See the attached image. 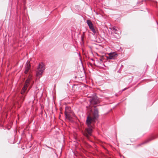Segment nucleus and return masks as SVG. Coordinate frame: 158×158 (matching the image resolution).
Returning a JSON list of instances; mask_svg holds the SVG:
<instances>
[{"label": "nucleus", "mask_w": 158, "mask_h": 158, "mask_svg": "<svg viewBox=\"0 0 158 158\" xmlns=\"http://www.w3.org/2000/svg\"><path fill=\"white\" fill-rule=\"evenodd\" d=\"M90 106H89V107ZM90 108H89V136L91 135V133L94 129V127L92 126L91 123L92 122H95L98 116V112L97 109L95 108L93 113V116L91 117L90 116Z\"/></svg>", "instance_id": "1"}, {"label": "nucleus", "mask_w": 158, "mask_h": 158, "mask_svg": "<svg viewBox=\"0 0 158 158\" xmlns=\"http://www.w3.org/2000/svg\"><path fill=\"white\" fill-rule=\"evenodd\" d=\"M44 70V65L42 63H39L36 71V76L37 77H40Z\"/></svg>", "instance_id": "2"}, {"label": "nucleus", "mask_w": 158, "mask_h": 158, "mask_svg": "<svg viewBox=\"0 0 158 158\" xmlns=\"http://www.w3.org/2000/svg\"><path fill=\"white\" fill-rule=\"evenodd\" d=\"M91 33L94 37L98 35V32L97 28L94 26L92 22L89 20V34Z\"/></svg>", "instance_id": "3"}, {"label": "nucleus", "mask_w": 158, "mask_h": 158, "mask_svg": "<svg viewBox=\"0 0 158 158\" xmlns=\"http://www.w3.org/2000/svg\"><path fill=\"white\" fill-rule=\"evenodd\" d=\"M31 77L32 76L31 75H30L26 81L25 85L23 87L21 92V94L22 95H23L26 90L31 80Z\"/></svg>", "instance_id": "4"}, {"label": "nucleus", "mask_w": 158, "mask_h": 158, "mask_svg": "<svg viewBox=\"0 0 158 158\" xmlns=\"http://www.w3.org/2000/svg\"><path fill=\"white\" fill-rule=\"evenodd\" d=\"M66 118L69 120H71L72 117H75V114L73 112L70 110H67L66 109L64 112Z\"/></svg>", "instance_id": "5"}, {"label": "nucleus", "mask_w": 158, "mask_h": 158, "mask_svg": "<svg viewBox=\"0 0 158 158\" xmlns=\"http://www.w3.org/2000/svg\"><path fill=\"white\" fill-rule=\"evenodd\" d=\"M89 103L91 104L96 105L99 102L97 97L95 95H94L91 98L89 97Z\"/></svg>", "instance_id": "6"}, {"label": "nucleus", "mask_w": 158, "mask_h": 158, "mask_svg": "<svg viewBox=\"0 0 158 158\" xmlns=\"http://www.w3.org/2000/svg\"><path fill=\"white\" fill-rule=\"evenodd\" d=\"M118 56L117 54L115 52L110 53L108 56H106L107 58L108 59L114 60Z\"/></svg>", "instance_id": "7"}, {"label": "nucleus", "mask_w": 158, "mask_h": 158, "mask_svg": "<svg viewBox=\"0 0 158 158\" xmlns=\"http://www.w3.org/2000/svg\"><path fill=\"white\" fill-rule=\"evenodd\" d=\"M31 69V65L29 62L27 61L25 66V69L24 71V73L26 74H27L29 72Z\"/></svg>", "instance_id": "8"}, {"label": "nucleus", "mask_w": 158, "mask_h": 158, "mask_svg": "<svg viewBox=\"0 0 158 158\" xmlns=\"http://www.w3.org/2000/svg\"><path fill=\"white\" fill-rule=\"evenodd\" d=\"M84 135L88 139L89 138V128H88L85 129L83 132Z\"/></svg>", "instance_id": "9"}, {"label": "nucleus", "mask_w": 158, "mask_h": 158, "mask_svg": "<svg viewBox=\"0 0 158 158\" xmlns=\"http://www.w3.org/2000/svg\"><path fill=\"white\" fill-rule=\"evenodd\" d=\"M112 29L113 30V31L116 34H117L118 35L119 34V33H118V30L116 28V27H113Z\"/></svg>", "instance_id": "10"}, {"label": "nucleus", "mask_w": 158, "mask_h": 158, "mask_svg": "<svg viewBox=\"0 0 158 158\" xmlns=\"http://www.w3.org/2000/svg\"><path fill=\"white\" fill-rule=\"evenodd\" d=\"M86 123L88 127H89V114H87V120L86 121Z\"/></svg>", "instance_id": "11"}, {"label": "nucleus", "mask_w": 158, "mask_h": 158, "mask_svg": "<svg viewBox=\"0 0 158 158\" xmlns=\"http://www.w3.org/2000/svg\"><path fill=\"white\" fill-rule=\"evenodd\" d=\"M25 96H22L20 97V99L19 100V102L20 103H22L24 100Z\"/></svg>", "instance_id": "12"}, {"label": "nucleus", "mask_w": 158, "mask_h": 158, "mask_svg": "<svg viewBox=\"0 0 158 158\" xmlns=\"http://www.w3.org/2000/svg\"><path fill=\"white\" fill-rule=\"evenodd\" d=\"M151 140H152V139H148V140H147L144 143H143L142 144H143L144 143H148V142H149V141H150Z\"/></svg>", "instance_id": "13"}, {"label": "nucleus", "mask_w": 158, "mask_h": 158, "mask_svg": "<svg viewBox=\"0 0 158 158\" xmlns=\"http://www.w3.org/2000/svg\"><path fill=\"white\" fill-rule=\"evenodd\" d=\"M46 146L48 148H49L50 149H53V148H52V147H49V146H47V145H46Z\"/></svg>", "instance_id": "14"}, {"label": "nucleus", "mask_w": 158, "mask_h": 158, "mask_svg": "<svg viewBox=\"0 0 158 158\" xmlns=\"http://www.w3.org/2000/svg\"><path fill=\"white\" fill-rule=\"evenodd\" d=\"M87 24L88 25V26H89V19L87 20Z\"/></svg>", "instance_id": "15"}, {"label": "nucleus", "mask_w": 158, "mask_h": 158, "mask_svg": "<svg viewBox=\"0 0 158 158\" xmlns=\"http://www.w3.org/2000/svg\"><path fill=\"white\" fill-rule=\"evenodd\" d=\"M127 89V88H124V89H123L122 91H124V90H126Z\"/></svg>", "instance_id": "16"}, {"label": "nucleus", "mask_w": 158, "mask_h": 158, "mask_svg": "<svg viewBox=\"0 0 158 158\" xmlns=\"http://www.w3.org/2000/svg\"><path fill=\"white\" fill-rule=\"evenodd\" d=\"M87 64L88 66H89V63L88 62L87 63Z\"/></svg>", "instance_id": "17"}, {"label": "nucleus", "mask_w": 158, "mask_h": 158, "mask_svg": "<svg viewBox=\"0 0 158 158\" xmlns=\"http://www.w3.org/2000/svg\"><path fill=\"white\" fill-rule=\"evenodd\" d=\"M117 37V38H118V37H119V36H118V37Z\"/></svg>", "instance_id": "18"}, {"label": "nucleus", "mask_w": 158, "mask_h": 158, "mask_svg": "<svg viewBox=\"0 0 158 158\" xmlns=\"http://www.w3.org/2000/svg\"><path fill=\"white\" fill-rule=\"evenodd\" d=\"M156 22L157 24L158 25V23L157 22V21H156Z\"/></svg>", "instance_id": "19"}, {"label": "nucleus", "mask_w": 158, "mask_h": 158, "mask_svg": "<svg viewBox=\"0 0 158 158\" xmlns=\"http://www.w3.org/2000/svg\"><path fill=\"white\" fill-rule=\"evenodd\" d=\"M91 60H93L92 59H91Z\"/></svg>", "instance_id": "20"}]
</instances>
